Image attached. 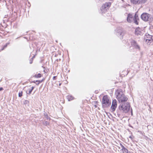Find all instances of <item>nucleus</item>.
<instances>
[{
  "instance_id": "nucleus-1",
  "label": "nucleus",
  "mask_w": 153,
  "mask_h": 153,
  "mask_svg": "<svg viewBox=\"0 0 153 153\" xmlns=\"http://www.w3.org/2000/svg\"><path fill=\"white\" fill-rule=\"evenodd\" d=\"M116 98L119 103L127 102L128 98L124 94L121 89H118L116 91Z\"/></svg>"
},
{
  "instance_id": "nucleus-2",
  "label": "nucleus",
  "mask_w": 153,
  "mask_h": 153,
  "mask_svg": "<svg viewBox=\"0 0 153 153\" xmlns=\"http://www.w3.org/2000/svg\"><path fill=\"white\" fill-rule=\"evenodd\" d=\"M119 108L120 110L126 113L129 110L130 106L128 102H123L120 103Z\"/></svg>"
},
{
  "instance_id": "nucleus-3",
  "label": "nucleus",
  "mask_w": 153,
  "mask_h": 153,
  "mask_svg": "<svg viewBox=\"0 0 153 153\" xmlns=\"http://www.w3.org/2000/svg\"><path fill=\"white\" fill-rule=\"evenodd\" d=\"M111 102L107 95H105L102 99V106L103 108H106L110 105Z\"/></svg>"
},
{
  "instance_id": "nucleus-4",
  "label": "nucleus",
  "mask_w": 153,
  "mask_h": 153,
  "mask_svg": "<svg viewBox=\"0 0 153 153\" xmlns=\"http://www.w3.org/2000/svg\"><path fill=\"white\" fill-rule=\"evenodd\" d=\"M111 5V3L110 2H106L105 4H103L100 8L101 14H103L105 13L107 10L108 7H110Z\"/></svg>"
},
{
  "instance_id": "nucleus-5",
  "label": "nucleus",
  "mask_w": 153,
  "mask_h": 153,
  "mask_svg": "<svg viewBox=\"0 0 153 153\" xmlns=\"http://www.w3.org/2000/svg\"><path fill=\"white\" fill-rule=\"evenodd\" d=\"M152 16L148 13H144L141 16V19L145 21H148L151 19Z\"/></svg>"
},
{
  "instance_id": "nucleus-6",
  "label": "nucleus",
  "mask_w": 153,
  "mask_h": 153,
  "mask_svg": "<svg viewBox=\"0 0 153 153\" xmlns=\"http://www.w3.org/2000/svg\"><path fill=\"white\" fill-rule=\"evenodd\" d=\"M152 37V36L148 34H146V35L144 39V41L145 40V42L147 45H150L152 42L153 40Z\"/></svg>"
},
{
  "instance_id": "nucleus-7",
  "label": "nucleus",
  "mask_w": 153,
  "mask_h": 153,
  "mask_svg": "<svg viewBox=\"0 0 153 153\" xmlns=\"http://www.w3.org/2000/svg\"><path fill=\"white\" fill-rule=\"evenodd\" d=\"M147 1V0H131V2L135 4H144Z\"/></svg>"
},
{
  "instance_id": "nucleus-8",
  "label": "nucleus",
  "mask_w": 153,
  "mask_h": 153,
  "mask_svg": "<svg viewBox=\"0 0 153 153\" xmlns=\"http://www.w3.org/2000/svg\"><path fill=\"white\" fill-rule=\"evenodd\" d=\"M116 32H117V35L120 38V39L123 38V30L122 29L120 28H119L116 30Z\"/></svg>"
},
{
  "instance_id": "nucleus-9",
  "label": "nucleus",
  "mask_w": 153,
  "mask_h": 153,
  "mask_svg": "<svg viewBox=\"0 0 153 153\" xmlns=\"http://www.w3.org/2000/svg\"><path fill=\"white\" fill-rule=\"evenodd\" d=\"M117 106V101L116 100H113L112 101L111 109L112 111H114Z\"/></svg>"
},
{
  "instance_id": "nucleus-10",
  "label": "nucleus",
  "mask_w": 153,
  "mask_h": 153,
  "mask_svg": "<svg viewBox=\"0 0 153 153\" xmlns=\"http://www.w3.org/2000/svg\"><path fill=\"white\" fill-rule=\"evenodd\" d=\"M134 15L129 13L127 17V21L129 23H131L133 22H134Z\"/></svg>"
},
{
  "instance_id": "nucleus-11",
  "label": "nucleus",
  "mask_w": 153,
  "mask_h": 153,
  "mask_svg": "<svg viewBox=\"0 0 153 153\" xmlns=\"http://www.w3.org/2000/svg\"><path fill=\"white\" fill-rule=\"evenodd\" d=\"M143 31L139 27L137 28L135 30V33L137 35H141L143 34Z\"/></svg>"
},
{
  "instance_id": "nucleus-12",
  "label": "nucleus",
  "mask_w": 153,
  "mask_h": 153,
  "mask_svg": "<svg viewBox=\"0 0 153 153\" xmlns=\"http://www.w3.org/2000/svg\"><path fill=\"white\" fill-rule=\"evenodd\" d=\"M131 45L134 47L135 48L140 50V47L139 45L137 44V42L134 40H132L131 42Z\"/></svg>"
},
{
  "instance_id": "nucleus-13",
  "label": "nucleus",
  "mask_w": 153,
  "mask_h": 153,
  "mask_svg": "<svg viewBox=\"0 0 153 153\" xmlns=\"http://www.w3.org/2000/svg\"><path fill=\"white\" fill-rule=\"evenodd\" d=\"M134 23L136 25L138 24V22L137 20L139 18L138 16L135 14L134 16Z\"/></svg>"
},
{
  "instance_id": "nucleus-14",
  "label": "nucleus",
  "mask_w": 153,
  "mask_h": 153,
  "mask_svg": "<svg viewBox=\"0 0 153 153\" xmlns=\"http://www.w3.org/2000/svg\"><path fill=\"white\" fill-rule=\"evenodd\" d=\"M34 88V87L32 86L31 88H29L26 91V93L27 94L30 95L31 94L32 91Z\"/></svg>"
},
{
  "instance_id": "nucleus-15",
  "label": "nucleus",
  "mask_w": 153,
  "mask_h": 153,
  "mask_svg": "<svg viewBox=\"0 0 153 153\" xmlns=\"http://www.w3.org/2000/svg\"><path fill=\"white\" fill-rule=\"evenodd\" d=\"M67 98L69 101H70L73 99L74 97L71 95H68L67 96Z\"/></svg>"
},
{
  "instance_id": "nucleus-16",
  "label": "nucleus",
  "mask_w": 153,
  "mask_h": 153,
  "mask_svg": "<svg viewBox=\"0 0 153 153\" xmlns=\"http://www.w3.org/2000/svg\"><path fill=\"white\" fill-rule=\"evenodd\" d=\"M43 79H42V80H36L35 81H34L33 82L34 83H36L37 85H39V84L42 82L43 81Z\"/></svg>"
},
{
  "instance_id": "nucleus-17",
  "label": "nucleus",
  "mask_w": 153,
  "mask_h": 153,
  "mask_svg": "<svg viewBox=\"0 0 153 153\" xmlns=\"http://www.w3.org/2000/svg\"><path fill=\"white\" fill-rule=\"evenodd\" d=\"M41 74H35L34 77L35 78H40L41 77Z\"/></svg>"
},
{
  "instance_id": "nucleus-18",
  "label": "nucleus",
  "mask_w": 153,
  "mask_h": 153,
  "mask_svg": "<svg viewBox=\"0 0 153 153\" xmlns=\"http://www.w3.org/2000/svg\"><path fill=\"white\" fill-rule=\"evenodd\" d=\"M43 124L44 125L47 126L49 124V123L47 121H45L44 122H43Z\"/></svg>"
},
{
  "instance_id": "nucleus-19",
  "label": "nucleus",
  "mask_w": 153,
  "mask_h": 153,
  "mask_svg": "<svg viewBox=\"0 0 153 153\" xmlns=\"http://www.w3.org/2000/svg\"><path fill=\"white\" fill-rule=\"evenodd\" d=\"M22 91H21L19 93V94H18V96H19V97H21L22 96Z\"/></svg>"
},
{
  "instance_id": "nucleus-20",
  "label": "nucleus",
  "mask_w": 153,
  "mask_h": 153,
  "mask_svg": "<svg viewBox=\"0 0 153 153\" xmlns=\"http://www.w3.org/2000/svg\"><path fill=\"white\" fill-rule=\"evenodd\" d=\"M120 145L122 148L121 150H123L125 148L124 146L121 143H120Z\"/></svg>"
},
{
  "instance_id": "nucleus-21",
  "label": "nucleus",
  "mask_w": 153,
  "mask_h": 153,
  "mask_svg": "<svg viewBox=\"0 0 153 153\" xmlns=\"http://www.w3.org/2000/svg\"><path fill=\"white\" fill-rule=\"evenodd\" d=\"M45 117L47 118V119H48V117L47 115V114H45Z\"/></svg>"
},
{
  "instance_id": "nucleus-22",
  "label": "nucleus",
  "mask_w": 153,
  "mask_h": 153,
  "mask_svg": "<svg viewBox=\"0 0 153 153\" xmlns=\"http://www.w3.org/2000/svg\"><path fill=\"white\" fill-rule=\"evenodd\" d=\"M7 46V45H4L3 47V48L1 50H3L4 49V48H5Z\"/></svg>"
},
{
  "instance_id": "nucleus-23",
  "label": "nucleus",
  "mask_w": 153,
  "mask_h": 153,
  "mask_svg": "<svg viewBox=\"0 0 153 153\" xmlns=\"http://www.w3.org/2000/svg\"><path fill=\"white\" fill-rule=\"evenodd\" d=\"M56 77V76H54L53 77V80H54L55 79Z\"/></svg>"
},
{
  "instance_id": "nucleus-24",
  "label": "nucleus",
  "mask_w": 153,
  "mask_h": 153,
  "mask_svg": "<svg viewBox=\"0 0 153 153\" xmlns=\"http://www.w3.org/2000/svg\"><path fill=\"white\" fill-rule=\"evenodd\" d=\"M3 88H0V91H1V90H3Z\"/></svg>"
},
{
  "instance_id": "nucleus-25",
  "label": "nucleus",
  "mask_w": 153,
  "mask_h": 153,
  "mask_svg": "<svg viewBox=\"0 0 153 153\" xmlns=\"http://www.w3.org/2000/svg\"><path fill=\"white\" fill-rule=\"evenodd\" d=\"M129 138H131V139H132V137H131V136H129Z\"/></svg>"
},
{
  "instance_id": "nucleus-26",
  "label": "nucleus",
  "mask_w": 153,
  "mask_h": 153,
  "mask_svg": "<svg viewBox=\"0 0 153 153\" xmlns=\"http://www.w3.org/2000/svg\"><path fill=\"white\" fill-rule=\"evenodd\" d=\"M32 62V61H30V63L31 64Z\"/></svg>"
},
{
  "instance_id": "nucleus-27",
  "label": "nucleus",
  "mask_w": 153,
  "mask_h": 153,
  "mask_svg": "<svg viewBox=\"0 0 153 153\" xmlns=\"http://www.w3.org/2000/svg\"><path fill=\"white\" fill-rule=\"evenodd\" d=\"M9 44V43H7L6 45H7V46Z\"/></svg>"
},
{
  "instance_id": "nucleus-28",
  "label": "nucleus",
  "mask_w": 153,
  "mask_h": 153,
  "mask_svg": "<svg viewBox=\"0 0 153 153\" xmlns=\"http://www.w3.org/2000/svg\"><path fill=\"white\" fill-rule=\"evenodd\" d=\"M61 84L60 83V84H59V85H61Z\"/></svg>"
},
{
  "instance_id": "nucleus-29",
  "label": "nucleus",
  "mask_w": 153,
  "mask_h": 153,
  "mask_svg": "<svg viewBox=\"0 0 153 153\" xmlns=\"http://www.w3.org/2000/svg\"><path fill=\"white\" fill-rule=\"evenodd\" d=\"M1 0H0V1H1Z\"/></svg>"
}]
</instances>
